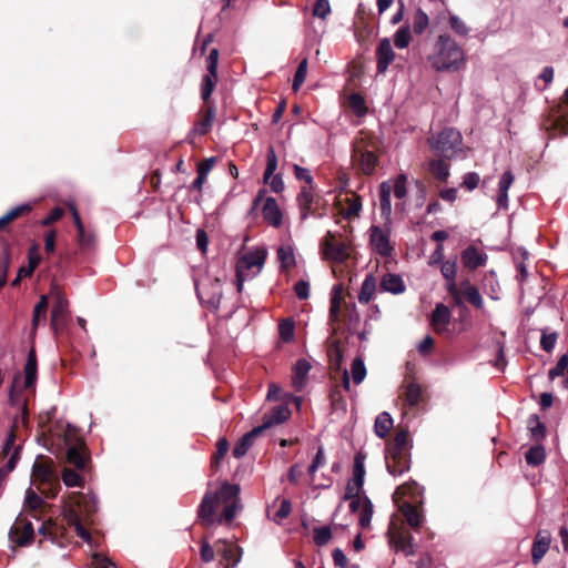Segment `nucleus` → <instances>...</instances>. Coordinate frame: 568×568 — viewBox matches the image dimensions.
I'll use <instances>...</instances> for the list:
<instances>
[{
	"instance_id": "obj_51",
	"label": "nucleus",
	"mask_w": 568,
	"mask_h": 568,
	"mask_svg": "<svg viewBox=\"0 0 568 568\" xmlns=\"http://www.w3.org/2000/svg\"><path fill=\"white\" fill-rule=\"evenodd\" d=\"M216 73L211 74L210 72H207V74L204 75L201 87V97L204 101H206L212 94L216 82Z\"/></svg>"
},
{
	"instance_id": "obj_64",
	"label": "nucleus",
	"mask_w": 568,
	"mask_h": 568,
	"mask_svg": "<svg viewBox=\"0 0 568 568\" xmlns=\"http://www.w3.org/2000/svg\"><path fill=\"white\" fill-rule=\"evenodd\" d=\"M91 568H116L106 557L100 554H93L91 557Z\"/></svg>"
},
{
	"instance_id": "obj_32",
	"label": "nucleus",
	"mask_w": 568,
	"mask_h": 568,
	"mask_svg": "<svg viewBox=\"0 0 568 568\" xmlns=\"http://www.w3.org/2000/svg\"><path fill=\"white\" fill-rule=\"evenodd\" d=\"M347 204L346 207L342 206L341 214L344 219L351 220L357 217L362 211V201L358 195L353 194L352 196H347L345 199Z\"/></svg>"
},
{
	"instance_id": "obj_23",
	"label": "nucleus",
	"mask_w": 568,
	"mask_h": 568,
	"mask_svg": "<svg viewBox=\"0 0 568 568\" xmlns=\"http://www.w3.org/2000/svg\"><path fill=\"white\" fill-rule=\"evenodd\" d=\"M399 510L405 517L407 524L414 529L417 530L424 523V517L420 511L413 506L409 501H403L399 506Z\"/></svg>"
},
{
	"instance_id": "obj_19",
	"label": "nucleus",
	"mask_w": 568,
	"mask_h": 568,
	"mask_svg": "<svg viewBox=\"0 0 568 568\" xmlns=\"http://www.w3.org/2000/svg\"><path fill=\"white\" fill-rule=\"evenodd\" d=\"M452 312L448 306L438 303L432 313V325L437 333L447 331L450 323Z\"/></svg>"
},
{
	"instance_id": "obj_42",
	"label": "nucleus",
	"mask_w": 568,
	"mask_h": 568,
	"mask_svg": "<svg viewBox=\"0 0 568 568\" xmlns=\"http://www.w3.org/2000/svg\"><path fill=\"white\" fill-rule=\"evenodd\" d=\"M484 286L487 288H489L487 291V294L488 296L491 298V300H498L499 296H498V292H499V284L497 282V278H496V273L495 271H489L485 274L484 276Z\"/></svg>"
},
{
	"instance_id": "obj_1",
	"label": "nucleus",
	"mask_w": 568,
	"mask_h": 568,
	"mask_svg": "<svg viewBox=\"0 0 568 568\" xmlns=\"http://www.w3.org/2000/svg\"><path fill=\"white\" fill-rule=\"evenodd\" d=\"M241 509L240 486L224 481L217 491L204 495L197 516L205 526L230 525Z\"/></svg>"
},
{
	"instance_id": "obj_29",
	"label": "nucleus",
	"mask_w": 568,
	"mask_h": 568,
	"mask_svg": "<svg viewBox=\"0 0 568 568\" xmlns=\"http://www.w3.org/2000/svg\"><path fill=\"white\" fill-rule=\"evenodd\" d=\"M223 545L219 551L222 554L225 560H232L226 568H235L242 559L243 549L239 546H233L226 541H221Z\"/></svg>"
},
{
	"instance_id": "obj_4",
	"label": "nucleus",
	"mask_w": 568,
	"mask_h": 568,
	"mask_svg": "<svg viewBox=\"0 0 568 568\" xmlns=\"http://www.w3.org/2000/svg\"><path fill=\"white\" fill-rule=\"evenodd\" d=\"M430 149L440 158L452 160L463 151V139L459 131L445 128L437 135L428 139Z\"/></svg>"
},
{
	"instance_id": "obj_36",
	"label": "nucleus",
	"mask_w": 568,
	"mask_h": 568,
	"mask_svg": "<svg viewBox=\"0 0 568 568\" xmlns=\"http://www.w3.org/2000/svg\"><path fill=\"white\" fill-rule=\"evenodd\" d=\"M40 263V254L38 247L34 245L28 252V265L19 268L20 276H31L38 264Z\"/></svg>"
},
{
	"instance_id": "obj_38",
	"label": "nucleus",
	"mask_w": 568,
	"mask_h": 568,
	"mask_svg": "<svg viewBox=\"0 0 568 568\" xmlns=\"http://www.w3.org/2000/svg\"><path fill=\"white\" fill-rule=\"evenodd\" d=\"M9 246L6 242L0 244V288L7 282V274L9 268Z\"/></svg>"
},
{
	"instance_id": "obj_18",
	"label": "nucleus",
	"mask_w": 568,
	"mask_h": 568,
	"mask_svg": "<svg viewBox=\"0 0 568 568\" xmlns=\"http://www.w3.org/2000/svg\"><path fill=\"white\" fill-rule=\"evenodd\" d=\"M290 416L291 410L286 405H277L273 408V410L270 414L264 415L263 422L261 425H258V428H261V430L263 432L275 425L282 424L286 419H288Z\"/></svg>"
},
{
	"instance_id": "obj_28",
	"label": "nucleus",
	"mask_w": 568,
	"mask_h": 568,
	"mask_svg": "<svg viewBox=\"0 0 568 568\" xmlns=\"http://www.w3.org/2000/svg\"><path fill=\"white\" fill-rule=\"evenodd\" d=\"M313 191L311 186H303L297 195V202L301 211V220H306L311 214L313 203Z\"/></svg>"
},
{
	"instance_id": "obj_7",
	"label": "nucleus",
	"mask_w": 568,
	"mask_h": 568,
	"mask_svg": "<svg viewBox=\"0 0 568 568\" xmlns=\"http://www.w3.org/2000/svg\"><path fill=\"white\" fill-rule=\"evenodd\" d=\"M369 244L372 250L383 257L390 256L394 247L390 244L389 224L385 223V227L373 225L369 229Z\"/></svg>"
},
{
	"instance_id": "obj_61",
	"label": "nucleus",
	"mask_w": 568,
	"mask_h": 568,
	"mask_svg": "<svg viewBox=\"0 0 568 568\" xmlns=\"http://www.w3.org/2000/svg\"><path fill=\"white\" fill-rule=\"evenodd\" d=\"M442 275L445 280H454L457 275V262L456 260H448L442 263L440 267Z\"/></svg>"
},
{
	"instance_id": "obj_53",
	"label": "nucleus",
	"mask_w": 568,
	"mask_h": 568,
	"mask_svg": "<svg viewBox=\"0 0 568 568\" xmlns=\"http://www.w3.org/2000/svg\"><path fill=\"white\" fill-rule=\"evenodd\" d=\"M314 541L317 546L326 545L332 538V530L328 526L314 528Z\"/></svg>"
},
{
	"instance_id": "obj_22",
	"label": "nucleus",
	"mask_w": 568,
	"mask_h": 568,
	"mask_svg": "<svg viewBox=\"0 0 568 568\" xmlns=\"http://www.w3.org/2000/svg\"><path fill=\"white\" fill-rule=\"evenodd\" d=\"M74 224L78 231V244L82 251H89L94 247L95 236L91 232H87L77 212L73 213Z\"/></svg>"
},
{
	"instance_id": "obj_33",
	"label": "nucleus",
	"mask_w": 568,
	"mask_h": 568,
	"mask_svg": "<svg viewBox=\"0 0 568 568\" xmlns=\"http://www.w3.org/2000/svg\"><path fill=\"white\" fill-rule=\"evenodd\" d=\"M393 427V418L387 412L381 413L374 424V432L377 437L384 438Z\"/></svg>"
},
{
	"instance_id": "obj_14",
	"label": "nucleus",
	"mask_w": 568,
	"mask_h": 568,
	"mask_svg": "<svg viewBox=\"0 0 568 568\" xmlns=\"http://www.w3.org/2000/svg\"><path fill=\"white\" fill-rule=\"evenodd\" d=\"M386 468L393 476H400L409 469V455L402 453H386L385 456Z\"/></svg>"
},
{
	"instance_id": "obj_2",
	"label": "nucleus",
	"mask_w": 568,
	"mask_h": 568,
	"mask_svg": "<svg viewBox=\"0 0 568 568\" xmlns=\"http://www.w3.org/2000/svg\"><path fill=\"white\" fill-rule=\"evenodd\" d=\"M99 503L92 494L70 495V501L65 503L62 509L63 518L70 527H73L77 535L91 547L92 537L87 528L92 523L91 516L98 510Z\"/></svg>"
},
{
	"instance_id": "obj_45",
	"label": "nucleus",
	"mask_w": 568,
	"mask_h": 568,
	"mask_svg": "<svg viewBox=\"0 0 568 568\" xmlns=\"http://www.w3.org/2000/svg\"><path fill=\"white\" fill-rule=\"evenodd\" d=\"M213 121H214V110L212 108H209L205 111L203 119L199 123H196L194 131L200 135L206 134L209 132V130L211 129Z\"/></svg>"
},
{
	"instance_id": "obj_5",
	"label": "nucleus",
	"mask_w": 568,
	"mask_h": 568,
	"mask_svg": "<svg viewBox=\"0 0 568 568\" xmlns=\"http://www.w3.org/2000/svg\"><path fill=\"white\" fill-rule=\"evenodd\" d=\"M267 252L264 247H258L254 251L244 254L236 263V285L237 291L241 292L243 283L257 275L265 263Z\"/></svg>"
},
{
	"instance_id": "obj_56",
	"label": "nucleus",
	"mask_w": 568,
	"mask_h": 568,
	"mask_svg": "<svg viewBox=\"0 0 568 568\" xmlns=\"http://www.w3.org/2000/svg\"><path fill=\"white\" fill-rule=\"evenodd\" d=\"M373 516V504L368 498H365L363 508L359 514V525L364 528L368 527Z\"/></svg>"
},
{
	"instance_id": "obj_43",
	"label": "nucleus",
	"mask_w": 568,
	"mask_h": 568,
	"mask_svg": "<svg viewBox=\"0 0 568 568\" xmlns=\"http://www.w3.org/2000/svg\"><path fill=\"white\" fill-rule=\"evenodd\" d=\"M546 453L542 446H532L526 453V462L528 465L538 466L544 463Z\"/></svg>"
},
{
	"instance_id": "obj_27",
	"label": "nucleus",
	"mask_w": 568,
	"mask_h": 568,
	"mask_svg": "<svg viewBox=\"0 0 568 568\" xmlns=\"http://www.w3.org/2000/svg\"><path fill=\"white\" fill-rule=\"evenodd\" d=\"M460 284L464 298L476 308H483L484 300L478 288L475 285H473L468 280L463 281Z\"/></svg>"
},
{
	"instance_id": "obj_30",
	"label": "nucleus",
	"mask_w": 568,
	"mask_h": 568,
	"mask_svg": "<svg viewBox=\"0 0 568 568\" xmlns=\"http://www.w3.org/2000/svg\"><path fill=\"white\" fill-rule=\"evenodd\" d=\"M37 378V358L34 351L31 349L28 354V358L24 365V387H33Z\"/></svg>"
},
{
	"instance_id": "obj_39",
	"label": "nucleus",
	"mask_w": 568,
	"mask_h": 568,
	"mask_svg": "<svg viewBox=\"0 0 568 568\" xmlns=\"http://www.w3.org/2000/svg\"><path fill=\"white\" fill-rule=\"evenodd\" d=\"M408 433L406 430H399L395 434L393 446L387 450L388 453H402L408 454Z\"/></svg>"
},
{
	"instance_id": "obj_15",
	"label": "nucleus",
	"mask_w": 568,
	"mask_h": 568,
	"mask_svg": "<svg viewBox=\"0 0 568 568\" xmlns=\"http://www.w3.org/2000/svg\"><path fill=\"white\" fill-rule=\"evenodd\" d=\"M462 263L468 270H476L477 267L485 266L488 255L474 245L467 246L462 252Z\"/></svg>"
},
{
	"instance_id": "obj_25",
	"label": "nucleus",
	"mask_w": 568,
	"mask_h": 568,
	"mask_svg": "<svg viewBox=\"0 0 568 568\" xmlns=\"http://www.w3.org/2000/svg\"><path fill=\"white\" fill-rule=\"evenodd\" d=\"M262 433L258 426L246 433L234 446L233 455L236 458L243 457L252 446L254 438Z\"/></svg>"
},
{
	"instance_id": "obj_37",
	"label": "nucleus",
	"mask_w": 568,
	"mask_h": 568,
	"mask_svg": "<svg viewBox=\"0 0 568 568\" xmlns=\"http://www.w3.org/2000/svg\"><path fill=\"white\" fill-rule=\"evenodd\" d=\"M277 258L282 268H291L295 265V255L293 247L290 245H282L277 248Z\"/></svg>"
},
{
	"instance_id": "obj_57",
	"label": "nucleus",
	"mask_w": 568,
	"mask_h": 568,
	"mask_svg": "<svg viewBox=\"0 0 568 568\" xmlns=\"http://www.w3.org/2000/svg\"><path fill=\"white\" fill-rule=\"evenodd\" d=\"M18 460H19V448H16L14 453L11 455V457H9L6 466L0 468V486L4 481L7 475L16 468Z\"/></svg>"
},
{
	"instance_id": "obj_52",
	"label": "nucleus",
	"mask_w": 568,
	"mask_h": 568,
	"mask_svg": "<svg viewBox=\"0 0 568 568\" xmlns=\"http://www.w3.org/2000/svg\"><path fill=\"white\" fill-rule=\"evenodd\" d=\"M32 477L36 481L47 483L51 479L50 467L36 463L32 468Z\"/></svg>"
},
{
	"instance_id": "obj_17",
	"label": "nucleus",
	"mask_w": 568,
	"mask_h": 568,
	"mask_svg": "<svg viewBox=\"0 0 568 568\" xmlns=\"http://www.w3.org/2000/svg\"><path fill=\"white\" fill-rule=\"evenodd\" d=\"M353 160L359 166L361 171L365 174H372L377 164L376 155L368 150H361L355 148L353 151Z\"/></svg>"
},
{
	"instance_id": "obj_55",
	"label": "nucleus",
	"mask_w": 568,
	"mask_h": 568,
	"mask_svg": "<svg viewBox=\"0 0 568 568\" xmlns=\"http://www.w3.org/2000/svg\"><path fill=\"white\" fill-rule=\"evenodd\" d=\"M47 307H48V297L45 295H42L33 308V316H32L33 328H37V326L39 325L40 317L42 315L44 316Z\"/></svg>"
},
{
	"instance_id": "obj_34",
	"label": "nucleus",
	"mask_w": 568,
	"mask_h": 568,
	"mask_svg": "<svg viewBox=\"0 0 568 568\" xmlns=\"http://www.w3.org/2000/svg\"><path fill=\"white\" fill-rule=\"evenodd\" d=\"M31 209V204L23 203L9 210L3 216L0 217V230L4 229L10 222L14 221L19 216L29 213Z\"/></svg>"
},
{
	"instance_id": "obj_10",
	"label": "nucleus",
	"mask_w": 568,
	"mask_h": 568,
	"mask_svg": "<svg viewBox=\"0 0 568 568\" xmlns=\"http://www.w3.org/2000/svg\"><path fill=\"white\" fill-rule=\"evenodd\" d=\"M50 294L54 298V305L51 311V326L57 332L64 324L69 315V303L62 292L55 286L51 288Z\"/></svg>"
},
{
	"instance_id": "obj_26",
	"label": "nucleus",
	"mask_w": 568,
	"mask_h": 568,
	"mask_svg": "<svg viewBox=\"0 0 568 568\" xmlns=\"http://www.w3.org/2000/svg\"><path fill=\"white\" fill-rule=\"evenodd\" d=\"M427 171L438 181H446L449 176V165L445 159H432L427 162Z\"/></svg>"
},
{
	"instance_id": "obj_50",
	"label": "nucleus",
	"mask_w": 568,
	"mask_h": 568,
	"mask_svg": "<svg viewBox=\"0 0 568 568\" xmlns=\"http://www.w3.org/2000/svg\"><path fill=\"white\" fill-rule=\"evenodd\" d=\"M389 542L396 551L403 552L405 556H413L415 554V545H407L403 538L395 534L390 537Z\"/></svg>"
},
{
	"instance_id": "obj_35",
	"label": "nucleus",
	"mask_w": 568,
	"mask_h": 568,
	"mask_svg": "<svg viewBox=\"0 0 568 568\" xmlns=\"http://www.w3.org/2000/svg\"><path fill=\"white\" fill-rule=\"evenodd\" d=\"M43 505V499L31 487L26 490L22 511L36 513Z\"/></svg>"
},
{
	"instance_id": "obj_54",
	"label": "nucleus",
	"mask_w": 568,
	"mask_h": 568,
	"mask_svg": "<svg viewBox=\"0 0 568 568\" xmlns=\"http://www.w3.org/2000/svg\"><path fill=\"white\" fill-rule=\"evenodd\" d=\"M62 480L68 487H81L83 484L82 477L72 469H64L62 473Z\"/></svg>"
},
{
	"instance_id": "obj_9",
	"label": "nucleus",
	"mask_w": 568,
	"mask_h": 568,
	"mask_svg": "<svg viewBox=\"0 0 568 568\" xmlns=\"http://www.w3.org/2000/svg\"><path fill=\"white\" fill-rule=\"evenodd\" d=\"M365 456L357 453L354 458L353 478L347 483L345 499L356 498L364 485L365 477Z\"/></svg>"
},
{
	"instance_id": "obj_13",
	"label": "nucleus",
	"mask_w": 568,
	"mask_h": 568,
	"mask_svg": "<svg viewBox=\"0 0 568 568\" xmlns=\"http://www.w3.org/2000/svg\"><path fill=\"white\" fill-rule=\"evenodd\" d=\"M394 59L395 52L392 48L390 40L388 38H383L376 48L377 73L384 74Z\"/></svg>"
},
{
	"instance_id": "obj_62",
	"label": "nucleus",
	"mask_w": 568,
	"mask_h": 568,
	"mask_svg": "<svg viewBox=\"0 0 568 568\" xmlns=\"http://www.w3.org/2000/svg\"><path fill=\"white\" fill-rule=\"evenodd\" d=\"M331 13V4L328 0H317L313 7V16L325 19Z\"/></svg>"
},
{
	"instance_id": "obj_20",
	"label": "nucleus",
	"mask_w": 568,
	"mask_h": 568,
	"mask_svg": "<svg viewBox=\"0 0 568 568\" xmlns=\"http://www.w3.org/2000/svg\"><path fill=\"white\" fill-rule=\"evenodd\" d=\"M312 366L308 361L301 358L293 366L292 385L296 392H301L305 386L306 377Z\"/></svg>"
},
{
	"instance_id": "obj_12",
	"label": "nucleus",
	"mask_w": 568,
	"mask_h": 568,
	"mask_svg": "<svg viewBox=\"0 0 568 568\" xmlns=\"http://www.w3.org/2000/svg\"><path fill=\"white\" fill-rule=\"evenodd\" d=\"M197 297L211 308L217 310L222 298V287L219 280L211 283L210 288L204 285H196Z\"/></svg>"
},
{
	"instance_id": "obj_48",
	"label": "nucleus",
	"mask_w": 568,
	"mask_h": 568,
	"mask_svg": "<svg viewBox=\"0 0 568 568\" xmlns=\"http://www.w3.org/2000/svg\"><path fill=\"white\" fill-rule=\"evenodd\" d=\"M410 41V31L407 26L400 27L394 34V43L397 49H405Z\"/></svg>"
},
{
	"instance_id": "obj_16",
	"label": "nucleus",
	"mask_w": 568,
	"mask_h": 568,
	"mask_svg": "<svg viewBox=\"0 0 568 568\" xmlns=\"http://www.w3.org/2000/svg\"><path fill=\"white\" fill-rule=\"evenodd\" d=\"M551 544V535L546 530H539L531 547V559L537 565L547 554Z\"/></svg>"
},
{
	"instance_id": "obj_11",
	"label": "nucleus",
	"mask_w": 568,
	"mask_h": 568,
	"mask_svg": "<svg viewBox=\"0 0 568 568\" xmlns=\"http://www.w3.org/2000/svg\"><path fill=\"white\" fill-rule=\"evenodd\" d=\"M323 253L327 260L344 262L348 258V244L345 241H336L332 232L323 240Z\"/></svg>"
},
{
	"instance_id": "obj_3",
	"label": "nucleus",
	"mask_w": 568,
	"mask_h": 568,
	"mask_svg": "<svg viewBox=\"0 0 568 568\" xmlns=\"http://www.w3.org/2000/svg\"><path fill=\"white\" fill-rule=\"evenodd\" d=\"M428 61L437 72H456L465 63V52L450 36L440 34L434 43Z\"/></svg>"
},
{
	"instance_id": "obj_58",
	"label": "nucleus",
	"mask_w": 568,
	"mask_h": 568,
	"mask_svg": "<svg viewBox=\"0 0 568 568\" xmlns=\"http://www.w3.org/2000/svg\"><path fill=\"white\" fill-rule=\"evenodd\" d=\"M229 450V442L225 438H220L216 443V452L212 459V466L217 467Z\"/></svg>"
},
{
	"instance_id": "obj_49",
	"label": "nucleus",
	"mask_w": 568,
	"mask_h": 568,
	"mask_svg": "<svg viewBox=\"0 0 568 568\" xmlns=\"http://www.w3.org/2000/svg\"><path fill=\"white\" fill-rule=\"evenodd\" d=\"M306 75H307V59L304 58L297 69H296V72H295V75H294V80H293V84H292V89L293 91H297L301 85L304 83L305 79H306Z\"/></svg>"
},
{
	"instance_id": "obj_24",
	"label": "nucleus",
	"mask_w": 568,
	"mask_h": 568,
	"mask_svg": "<svg viewBox=\"0 0 568 568\" xmlns=\"http://www.w3.org/2000/svg\"><path fill=\"white\" fill-rule=\"evenodd\" d=\"M381 288L392 294H402L405 291V283L398 274L388 273L382 277Z\"/></svg>"
},
{
	"instance_id": "obj_60",
	"label": "nucleus",
	"mask_w": 568,
	"mask_h": 568,
	"mask_svg": "<svg viewBox=\"0 0 568 568\" xmlns=\"http://www.w3.org/2000/svg\"><path fill=\"white\" fill-rule=\"evenodd\" d=\"M422 494V488L419 487V485L417 483H410V484H405L403 486H399L396 491H395V496L397 495H410L412 498H416L417 496H419Z\"/></svg>"
},
{
	"instance_id": "obj_8",
	"label": "nucleus",
	"mask_w": 568,
	"mask_h": 568,
	"mask_svg": "<svg viewBox=\"0 0 568 568\" xmlns=\"http://www.w3.org/2000/svg\"><path fill=\"white\" fill-rule=\"evenodd\" d=\"M34 528L30 519L24 517L23 511L19 514L14 525L9 530V538L18 546H27L32 542Z\"/></svg>"
},
{
	"instance_id": "obj_47",
	"label": "nucleus",
	"mask_w": 568,
	"mask_h": 568,
	"mask_svg": "<svg viewBox=\"0 0 568 568\" xmlns=\"http://www.w3.org/2000/svg\"><path fill=\"white\" fill-rule=\"evenodd\" d=\"M420 396L422 389L417 384L410 383L406 386L405 400L410 407L418 405Z\"/></svg>"
},
{
	"instance_id": "obj_63",
	"label": "nucleus",
	"mask_w": 568,
	"mask_h": 568,
	"mask_svg": "<svg viewBox=\"0 0 568 568\" xmlns=\"http://www.w3.org/2000/svg\"><path fill=\"white\" fill-rule=\"evenodd\" d=\"M449 24L450 28L459 36H467L469 32L466 23L456 14H450Z\"/></svg>"
},
{
	"instance_id": "obj_21",
	"label": "nucleus",
	"mask_w": 568,
	"mask_h": 568,
	"mask_svg": "<svg viewBox=\"0 0 568 568\" xmlns=\"http://www.w3.org/2000/svg\"><path fill=\"white\" fill-rule=\"evenodd\" d=\"M263 219L272 226H280L282 223V212L274 197H266L262 207Z\"/></svg>"
},
{
	"instance_id": "obj_31",
	"label": "nucleus",
	"mask_w": 568,
	"mask_h": 568,
	"mask_svg": "<svg viewBox=\"0 0 568 568\" xmlns=\"http://www.w3.org/2000/svg\"><path fill=\"white\" fill-rule=\"evenodd\" d=\"M375 291L376 278L373 274H367L359 290L358 302L367 304L373 298Z\"/></svg>"
},
{
	"instance_id": "obj_41",
	"label": "nucleus",
	"mask_w": 568,
	"mask_h": 568,
	"mask_svg": "<svg viewBox=\"0 0 568 568\" xmlns=\"http://www.w3.org/2000/svg\"><path fill=\"white\" fill-rule=\"evenodd\" d=\"M67 460L77 468L82 469L85 466V457L79 446H70L67 450Z\"/></svg>"
},
{
	"instance_id": "obj_40",
	"label": "nucleus",
	"mask_w": 568,
	"mask_h": 568,
	"mask_svg": "<svg viewBox=\"0 0 568 568\" xmlns=\"http://www.w3.org/2000/svg\"><path fill=\"white\" fill-rule=\"evenodd\" d=\"M429 24V18L423 9H417L413 18V31L416 34H422Z\"/></svg>"
},
{
	"instance_id": "obj_59",
	"label": "nucleus",
	"mask_w": 568,
	"mask_h": 568,
	"mask_svg": "<svg viewBox=\"0 0 568 568\" xmlns=\"http://www.w3.org/2000/svg\"><path fill=\"white\" fill-rule=\"evenodd\" d=\"M568 367V355L567 354H564L562 356H560V358L558 359L557 364L555 367H552L548 375H549V378L551 381H554L556 377H559V376H562L565 371L567 369Z\"/></svg>"
},
{
	"instance_id": "obj_46",
	"label": "nucleus",
	"mask_w": 568,
	"mask_h": 568,
	"mask_svg": "<svg viewBox=\"0 0 568 568\" xmlns=\"http://www.w3.org/2000/svg\"><path fill=\"white\" fill-rule=\"evenodd\" d=\"M276 168H277V158H276L274 149L271 146L267 150L266 169H265V172L263 175L264 183H268L271 176L274 175Z\"/></svg>"
},
{
	"instance_id": "obj_6",
	"label": "nucleus",
	"mask_w": 568,
	"mask_h": 568,
	"mask_svg": "<svg viewBox=\"0 0 568 568\" xmlns=\"http://www.w3.org/2000/svg\"><path fill=\"white\" fill-rule=\"evenodd\" d=\"M406 181V175L399 174L394 184H392L389 181H385L379 185L381 215L386 224H390L392 221V192H394L395 197L399 200L404 199L407 194Z\"/></svg>"
},
{
	"instance_id": "obj_44",
	"label": "nucleus",
	"mask_w": 568,
	"mask_h": 568,
	"mask_svg": "<svg viewBox=\"0 0 568 568\" xmlns=\"http://www.w3.org/2000/svg\"><path fill=\"white\" fill-rule=\"evenodd\" d=\"M351 374L355 384H361L366 377V367L361 357H355L352 362Z\"/></svg>"
}]
</instances>
